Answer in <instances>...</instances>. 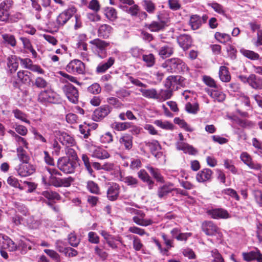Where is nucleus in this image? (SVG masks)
Instances as JSON below:
<instances>
[{
  "label": "nucleus",
  "mask_w": 262,
  "mask_h": 262,
  "mask_svg": "<svg viewBox=\"0 0 262 262\" xmlns=\"http://www.w3.org/2000/svg\"><path fill=\"white\" fill-rule=\"evenodd\" d=\"M222 193L228 195L231 198L235 199L236 201L239 200V196L237 192L232 188H226L222 190Z\"/></svg>",
  "instance_id": "0e129e2a"
},
{
  "label": "nucleus",
  "mask_w": 262,
  "mask_h": 262,
  "mask_svg": "<svg viewBox=\"0 0 262 262\" xmlns=\"http://www.w3.org/2000/svg\"><path fill=\"white\" fill-rule=\"evenodd\" d=\"M62 90L67 96L68 99L72 103H76L78 102L79 94L77 89L70 83L66 84Z\"/></svg>",
  "instance_id": "6e6552de"
},
{
  "label": "nucleus",
  "mask_w": 262,
  "mask_h": 262,
  "mask_svg": "<svg viewBox=\"0 0 262 262\" xmlns=\"http://www.w3.org/2000/svg\"><path fill=\"white\" fill-rule=\"evenodd\" d=\"M180 46L184 49L187 50L191 45L192 40L190 36L183 35L178 39Z\"/></svg>",
  "instance_id": "7c9ffc66"
},
{
  "label": "nucleus",
  "mask_w": 262,
  "mask_h": 262,
  "mask_svg": "<svg viewBox=\"0 0 262 262\" xmlns=\"http://www.w3.org/2000/svg\"><path fill=\"white\" fill-rule=\"evenodd\" d=\"M138 176L142 181L148 183L149 189L152 188L154 182L144 170L139 171L138 173Z\"/></svg>",
  "instance_id": "a18cd8bd"
},
{
  "label": "nucleus",
  "mask_w": 262,
  "mask_h": 262,
  "mask_svg": "<svg viewBox=\"0 0 262 262\" xmlns=\"http://www.w3.org/2000/svg\"><path fill=\"white\" fill-rule=\"evenodd\" d=\"M13 113L16 119H19L28 124H30V121L27 119V115L18 109H15L13 110Z\"/></svg>",
  "instance_id": "8fccbe9b"
},
{
  "label": "nucleus",
  "mask_w": 262,
  "mask_h": 262,
  "mask_svg": "<svg viewBox=\"0 0 262 262\" xmlns=\"http://www.w3.org/2000/svg\"><path fill=\"white\" fill-rule=\"evenodd\" d=\"M159 55L162 58L170 56L173 53V48L171 44L165 45L160 48L158 51Z\"/></svg>",
  "instance_id": "a878e982"
},
{
  "label": "nucleus",
  "mask_w": 262,
  "mask_h": 262,
  "mask_svg": "<svg viewBox=\"0 0 262 262\" xmlns=\"http://www.w3.org/2000/svg\"><path fill=\"white\" fill-rule=\"evenodd\" d=\"M203 231L208 235H218L221 236L219 228L211 222H205L202 224Z\"/></svg>",
  "instance_id": "2eb2a0df"
},
{
  "label": "nucleus",
  "mask_w": 262,
  "mask_h": 262,
  "mask_svg": "<svg viewBox=\"0 0 262 262\" xmlns=\"http://www.w3.org/2000/svg\"><path fill=\"white\" fill-rule=\"evenodd\" d=\"M240 159L250 169L259 170H260L262 167L261 164L254 162L251 156L247 152H242L241 153Z\"/></svg>",
  "instance_id": "9b49d317"
},
{
  "label": "nucleus",
  "mask_w": 262,
  "mask_h": 262,
  "mask_svg": "<svg viewBox=\"0 0 262 262\" xmlns=\"http://www.w3.org/2000/svg\"><path fill=\"white\" fill-rule=\"evenodd\" d=\"M120 193V187L116 183L113 184L107 189V197L110 201L116 200Z\"/></svg>",
  "instance_id": "412c9836"
},
{
  "label": "nucleus",
  "mask_w": 262,
  "mask_h": 262,
  "mask_svg": "<svg viewBox=\"0 0 262 262\" xmlns=\"http://www.w3.org/2000/svg\"><path fill=\"white\" fill-rule=\"evenodd\" d=\"M17 155L19 160L22 162V163L28 162L30 158L28 155L26 151L24 150L22 147L19 146L17 148Z\"/></svg>",
  "instance_id": "c03bdc74"
},
{
  "label": "nucleus",
  "mask_w": 262,
  "mask_h": 262,
  "mask_svg": "<svg viewBox=\"0 0 262 262\" xmlns=\"http://www.w3.org/2000/svg\"><path fill=\"white\" fill-rule=\"evenodd\" d=\"M104 15L111 21H114L117 18V11L113 7H106L104 9Z\"/></svg>",
  "instance_id": "e433bc0d"
},
{
  "label": "nucleus",
  "mask_w": 262,
  "mask_h": 262,
  "mask_svg": "<svg viewBox=\"0 0 262 262\" xmlns=\"http://www.w3.org/2000/svg\"><path fill=\"white\" fill-rule=\"evenodd\" d=\"M214 37L217 41L222 43H226L231 39L229 34L220 32H216L214 34Z\"/></svg>",
  "instance_id": "5fc2aeb1"
},
{
  "label": "nucleus",
  "mask_w": 262,
  "mask_h": 262,
  "mask_svg": "<svg viewBox=\"0 0 262 262\" xmlns=\"http://www.w3.org/2000/svg\"><path fill=\"white\" fill-rule=\"evenodd\" d=\"M140 92L142 93V95L148 98L155 99L157 100L158 92L154 89H140Z\"/></svg>",
  "instance_id": "58836bf2"
},
{
  "label": "nucleus",
  "mask_w": 262,
  "mask_h": 262,
  "mask_svg": "<svg viewBox=\"0 0 262 262\" xmlns=\"http://www.w3.org/2000/svg\"><path fill=\"white\" fill-rule=\"evenodd\" d=\"M240 52L245 57L251 60H257L259 57V56L257 53L252 51L242 49H241Z\"/></svg>",
  "instance_id": "3c124183"
},
{
  "label": "nucleus",
  "mask_w": 262,
  "mask_h": 262,
  "mask_svg": "<svg viewBox=\"0 0 262 262\" xmlns=\"http://www.w3.org/2000/svg\"><path fill=\"white\" fill-rule=\"evenodd\" d=\"M90 42L95 46L93 50L100 58H103L106 56L105 48L108 45V43L99 39H94Z\"/></svg>",
  "instance_id": "0eeeda50"
},
{
  "label": "nucleus",
  "mask_w": 262,
  "mask_h": 262,
  "mask_svg": "<svg viewBox=\"0 0 262 262\" xmlns=\"http://www.w3.org/2000/svg\"><path fill=\"white\" fill-rule=\"evenodd\" d=\"M61 175V173L55 168H46L43 172L42 182L45 184H49L59 187L60 178L56 176Z\"/></svg>",
  "instance_id": "f257e3e1"
},
{
  "label": "nucleus",
  "mask_w": 262,
  "mask_h": 262,
  "mask_svg": "<svg viewBox=\"0 0 262 262\" xmlns=\"http://www.w3.org/2000/svg\"><path fill=\"white\" fill-rule=\"evenodd\" d=\"M165 64L170 68L171 72H185L188 70L186 64L181 59L178 58L168 59Z\"/></svg>",
  "instance_id": "7ed1b4c3"
},
{
  "label": "nucleus",
  "mask_w": 262,
  "mask_h": 262,
  "mask_svg": "<svg viewBox=\"0 0 262 262\" xmlns=\"http://www.w3.org/2000/svg\"><path fill=\"white\" fill-rule=\"evenodd\" d=\"M57 167L66 173H72L74 172L76 163L67 157H62L58 160Z\"/></svg>",
  "instance_id": "20e7f679"
},
{
  "label": "nucleus",
  "mask_w": 262,
  "mask_h": 262,
  "mask_svg": "<svg viewBox=\"0 0 262 262\" xmlns=\"http://www.w3.org/2000/svg\"><path fill=\"white\" fill-rule=\"evenodd\" d=\"M154 123L155 125L162 129L171 130L173 129V125L168 121L156 120Z\"/></svg>",
  "instance_id": "a19ab883"
},
{
  "label": "nucleus",
  "mask_w": 262,
  "mask_h": 262,
  "mask_svg": "<svg viewBox=\"0 0 262 262\" xmlns=\"http://www.w3.org/2000/svg\"><path fill=\"white\" fill-rule=\"evenodd\" d=\"M207 213L212 218L214 219H226L230 217L228 211L222 208L209 210Z\"/></svg>",
  "instance_id": "f3484780"
},
{
  "label": "nucleus",
  "mask_w": 262,
  "mask_h": 262,
  "mask_svg": "<svg viewBox=\"0 0 262 262\" xmlns=\"http://www.w3.org/2000/svg\"><path fill=\"white\" fill-rule=\"evenodd\" d=\"M59 140L63 145L68 146L72 145L75 143L73 138L65 132H62L60 134Z\"/></svg>",
  "instance_id": "473e14b6"
},
{
  "label": "nucleus",
  "mask_w": 262,
  "mask_h": 262,
  "mask_svg": "<svg viewBox=\"0 0 262 262\" xmlns=\"http://www.w3.org/2000/svg\"><path fill=\"white\" fill-rule=\"evenodd\" d=\"M120 144L123 145L125 149L129 150L133 146V137L129 135H124L119 140Z\"/></svg>",
  "instance_id": "f704fd0d"
},
{
  "label": "nucleus",
  "mask_w": 262,
  "mask_h": 262,
  "mask_svg": "<svg viewBox=\"0 0 262 262\" xmlns=\"http://www.w3.org/2000/svg\"><path fill=\"white\" fill-rule=\"evenodd\" d=\"M87 188L92 193L98 194L99 189L98 185L93 181H90L87 182Z\"/></svg>",
  "instance_id": "69168bd1"
},
{
  "label": "nucleus",
  "mask_w": 262,
  "mask_h": 262,
  "mask_svg": "<svg viewBox=\"0 0 262 262\" xmlns=\"http://www.w3.org/2000/svg\"><path fill=\"white\" fill-rule=\"evenodd\" d=\"M147 169L150 174L157 180V181L161 182L163 181V178L158 169L154 168L152 167H147Z\"/></svg>",
  "instance_id": "bf43d9fd"
},
{
  "label": "nucleus",
  "mask_w": 262,
  "mask_h": 262,
  "mask_svg": "<svg viewBox=\"0 0 262 262\" xmlns=\"http://www.w3.org/2000/svg\"><path fill=\"white\" fill-rule=\"evenodd\" d=\"M208 94L215 101H217L218 102L223 101L226 98L225 95L222 92L217 90H208Z\"/></svg>",
  "instance_id": "72a5a7b5"
},
{
  "label": "nucleus",
  "mask_w": 262,
  "mask_h": 262,
  "mask_svg": "<svg viewBox=\"0 0 262 262\" xmlns=\"http://www.w3.org/2000/svg\"><path fill=\"white\" fill-rule=\"evenodd\" d=\"M174 122L178 124L180 127L183 128L184 130L187 132H191L193 130V128L189 125L184 120L180 119V118H176L174 119Z\"/></svg>",
  "instance_id": "603ef678"
},
{
  "label": "nucleus",
  "mask_w": 262,
  "mask_h": 262,
  "mask_svg": "<svg viewBox=\"0 0 262 262\" xmlns=\"http://www.w3.org/2000/svg\"><path fill=\"white\" fill-rule=\"evenodd\" d=\"M181 77L178 76H170L168 77L165 83V86L167 89L172 91L177 89L178 84H181Z\"/></svg>",
  "instance_id": "a211bd4d"
},
{
  "label": "nucleus",
  "mask_w": 262,
  "mask_h": 262,
  "mask_svg": "<svg viewBox=\"0 0 262 262\" xmlns=\"http://www.w3.org/2000/svg\"><path fill=\"white\" fill-rule=\"evenodd\" d=\"M76 12V8L73 7L60 13L56 18V23L58 26H62L66 24Z\"/></svg>",
  "instance_id": "1a4fd4ad"
},
{
  "label": "nucleus",
  "mask_w": 262,
  "mask_h": 262,
  "mask_svg": "<svg viewBox=\"0 0 262 262\" xmlns=\"http://www.w3.org/2000/svg\"><path fill=\"white\" fill-rule=\"evenodd\" d=\"M141 5L144 9L149 13H153L156 10V5L151 0H143Z\"/></svg>",
  "instance_id": "79ce46f5"
},
{
  "label": "nucleus",
  "mask_w": 262,
  "mask_h": 262,
  "mask_svg": "<svg viewBox=\"0 0 262 262\" xmlns=\"http://www.w3.org/2000/svg\"><path fill=\"white\" fill-rule=\"evenodd\" d=\"M0 248L14 251L17 250V246L7 236L0 234Z\"/></svg>",
  "instance_id": "ddd939ff"
},
{
  "label": "nucleus",
  "mask_w": 262,
  "mask_h": 262,
  "mask_svg": "<svg viewBox=\"0 0 262 262\" xmlns=\"http://www.w3.org/2000/svg\"><path fill=\"white\" fill-rule=\"evenodd\" d=\"M110 112V108L108 105H102L94 111V116L95 120L98 121L106 117Z\"/></svg>",
  "instance_id": "b1692460"
},
{
  "label": "nucleus",
  "mask_w": 262,
  "mask_h": 262,
  "mask_svg": "<svg viewBox=\"0 0 262 262\" xmlns=\"http://www.w3.org/2000/svg\"><path fill=\"white\" fill-rule=\"evenodd\" d=\"M30 72L27 71L20 70L17 72V77L21 82L28 84L29 83L31 79L29 76Z\"/></svg>",
  "instance_id": "ea45409f"
},
{
  "label": "nucleus",
  "mask_w": 262,
  "mask_h": 262,
  "mask_svg": "<svg viewBox=\"0 0 262 262\" xmlns=\"http://www.w3.org/2000/svg\"><path fill=\"white\" fill-rule=\"evenodd\" d=\"M159 21H152L149 24H146L145 27L151 32H159L164 29L166 26V22L161 20L160 16H158Z\"/></svg>",
  "instance_id": "5701e85b"
},
{
  "label": "nucleus",
  "mask_w": 262,
  "mask_h": 262,
  "mask_svg": "<svg viewBox=\"0 0 262 262\" xmlns=\"http://www.w3.org/2000/svg\"><path fill=\"white\" fill-rule=\"evenodd\" d=\"M143 60L146 63L147 67H150L155 63V58L152 54L144 55L142 57Z\"/></svg>",
  "instance_id": "e2e57ef3"
},
{
  "label": "nucleus",
  "mask_w": 262,
  "mask_h": 262,
  "mask_svg": "<svg viewBox=\"0 0 262 262\" xmlns=\"http://www.w3.org/2000/svg\"><path fill=\"white\" fill-rule=\"evenodd\" d=\"M21 65L26 69H29L32 72L38 74H43L44 70L40 66L34 64L32 61L29 58H19Z\"/></svg>",
  "instance_id": "f8f14e48"
},
{
  "label": "nucleus",
  "mask_w": 262,
  "mask_h": 262,
  "mask_svg": "<svg viewBox=\"0 0 262 262\" xmlns=\"http://www.w3.org/2000/svg\"><path fill=\"white\" fill-rule=\"evenodd\" d=\"M33 85L35 86L36 87L40 89H43L47 87L48 85L47 81L42 77H37Z\"/></svg>",
  "instance_id": "052dcab7"
},
{
  "label": "nucleus",
  "mask_w": 262,
  "mask_h": 262,
  "mask_svg": "<svg viewBox=\"0 0 262 262\" xmlns=\"http://www.w3.org/2000/svg\"><path fill=\"white\" fill-rule=\"evenodd\" d=\"M114 58L111 57L106 62L100 63L96 68L97 73H102L105 72L114 64Z\"/></svg>",
  "instance_id": "cd10ccee"
},
{
  "label": "nucleus",
  "mask_w": 262,
  "mask_h": 262,
  "mask_svg": "<svg viewBox=\"0 0 262 262\" xmlns=\"http://www.w3.org/2000/svg\"><path fill=\"white\" fill-rule=\"evenodd\" d=\"M4 42L12 47L16 45V40L14 35L9 34H5L2 35Z\"/></svg>",
  "instance_id": "6e6d98bb"
},
{
  "label": "nucleus",
  "mask_w": 262,
  "mask_h": 262,
  "mask_svg": "<svg viewBox=\"0 0 262 262\" xmlns=\"http://www.w3.org/2000/svg\"><path fill=\"white\" fill-rule=\"evenodd\" d=\"M112 128L117 131H122L127 129L130 127V124L128 122H114L111 124Z\"/></svg>",
  "instance_id": "09e8293b"
},
{
  "label": "nucleus",
  "mask_w": 262,
  "mask_h": 262,
  "mask_svg": "<svg viewBox=\"0 0 262 262\" xmlns=\"http://www.w3.org/2000/svg\"><path fill=\"white\" fill-rule=\"evenodd\" d=\"M66 70L70 73L83 74L85 71V66L80 60L75 59L67 66Z\"/></svg>",
  "instance_id": "9d476101"
},
{
  "label": "nucleus",
  "mask_w": 262,
  "mask_h": 262,
  "mask_svg": "<svg viewBox=\"0 0 262 262\" xmlns=\"http://www.w3.org/2000/svg\"><path fill=\"white\" fill-rule=\"evenodd\" d=\"M242 255L244 259L246 261H249L256 259L258 262H262V254L257 249L247 253H243Z\"/></svg>",
  "instance_id": "aec40b11"
},
{
  "label": "nucleus",
  "mask_w": 262,
  "mask_h": 262,
  "mask_svg": "<svg viewBox=\"0 0 262 262\" xmlns=\"http://www.w3.org/2000/svg\"><path fill=\"white\" fill-rule=\"evenodd\" d=\"M219 74L221 80L223 82H228L231 79V76L228 68L225 66L220 67Z\"/></svg>",
  "instance_id": "c9c22d12"
},
{
  "label": "nucleus",
  "mask_w": 262,
  "mask_h": 262,
  "mask_svg": "<svg viewBox=\"0 0 262 262\" xmlns=\"http://www.w3.org/2000/svg\"><path fill=\"white\" fill-rule=\"evenodd\" d=\"M173 185L171 183L166 184L159 188L158 195L160 198H163L169 193L173 191Z\"/></svg>",
  "instance_id": "c756f323"
},
{
  "label": "nucleus",
  "mask_w": 262,
  "mask_h": 262,
  "mask_svg": "<svg viewBox=\"0 0 262 262\" xmlns=\"http://www.w3.org/2000/svg\"><path fill=\"white\" fill-rule=\"evenodd\" d=\"M185 109L189 113L196 114L199 111V105L196 103L191 104L188 102L185 105Z\"/></svg>",
  "instance_id": "338daca9"
},
{
  "label": "nucleus",
  "mask_w": 262,
  "mask_h": 262,
  "mask_svg": "<svg viewBox=\"0 0 262 262\" xmlns=\"http://www.w3.org/2000/svg\"><path fill=\"white\" fill-rule=\"evenodd\" d=\"M7 66L11 73L17 70L18 67V62L16 56L11 55L8 57Z\"/></svg>",
  "instance_id": "2f4dec72"
},
{
  "label": "nucleus",
  "mask_w": 262,
  "mask_h": 262,
  "mask_svg": "<svg viewBox=\"0 0 262 262\" xmlns=\"http://www.w3.org/2000/svg\"><path fill=\"white\" fill-rule=\"evenodd\" d=\"M42 195L48 200H59L60 199V196L58 193L51 190L43 191Z\"/></svg>",
  "instance_id": "4d7b16f0"
},
{
  "label": "nucleus",
  "mask_w": 262,
  "mask_h": 262,
  "mask_svg": "<svg viewBox=\"0 0 262 262\" xmlns=\"http://www.w3.org/2000/svg\"><path fill=\"white\" fill-rule=\"evenodd\" d=\"M176 146L178 150H183L186 154L195 155L197 152V150L192 146L184 142H177Z\"/></svg>",
  "instance_id": "393cba45"
},
{
  "label": "nucleus",
  "mask_w": 262,
  "mask_h": 262,
  "mask_svg": "<svg viewBox=\"0 0 262 262\" xmlns=\"http://www.w3.org/2000/svg\"><path fill=\"white\" fill-rule=\"evenodd\" d=\"M212 171L209 168H205L199 171L196 176V180L198 182L204 183L211 180Z\"/></svg>",
  "instance_id": "6ab92c4d"
},
{
  "label": "nucleus",
  "mask_w": 262,
  "mask_h": 262,
  "mask_svg": "<svg viewBox=\"0 0 262 262\" xmlns=\"http://www.w3.org/2000/svg\"><path fill=\"white\" fill-rule=\"evenodd\" d=\"M208 6L212 8L214 11L216 13L225 15L226 14V11L224 10V8L222 5L220 4H218L216 2H213L208 4Z\"/></svg>",
  "instance_id": "864d4df0"
},
{
  "label": "nucleus",
  "mask_w": 262,
  "mask_h": 262,
  "mask_svg": "<svg viewBox=\"0 0 262 262\" xmlns=\"http://www.w3.org/2000/svg\"><path fill=\"white\" fill-rule=\"evenodd\" d=\"M172 95V91L170 89L161 90L158 93L157 100L160 101H163L170 98Z\"/></svg>",
  "instance_id": "4c0bfd02"
},
{
  "label": "nucleus",
  "mask_w": 262,
  "mask_h": 262,
  "mask_svg": "<svg viewBox=\"0 0 262 262\" xmlns=\"http://www.w3.org/2000/svg\"><path fill=\"white\" fill-rule=\"evenodd\" d=\"M133 213L134 214L133 220L136 224L146 227L153 223L151 219L145 217V214L142 211L134 210Z\"/></svg>",
  "instance_id": "423d86ee"
},
{
  "label": "nucleus",
  "mask_w": 262,
  "mask_h": 262,
  "mask_svg": "<svg viewBox=\"0 0 262 262\" xmlns=\"http://www.w3.org/2000/svg\"><path fill=\"white\" fill-rule=\"evenodd\" d=\"M145 144L148 147L151 153L156 157H160L162 155L161 152H158L161 149V145L157 140L145 141Z\"/></svg>",
  "instance_id": "4be33fe9"
},
{
  "label": "nucleus",
  "mask_w": 262,
  "mask_h": 262,
  "mask_svg": "<svg viewBox=\"0 0 262 262\" xmlns=\"http://www.w3.org/2000/svg\"><path fill=\"white\" fill-rule=\"evenodd\" d=\"M33 245V243L30 240L24 238L19 242L17 248H21L22 250L25 253L28 250L31 249Z\"/></svg>",
  "instance_id": "de8ad7c7"
},
{
  "label": "nucleus",
  "mask_w": 262,
  "mask_h": 262,
  "mask_svg": "<svg viewBox=\"0 0 262 262\" xmlns=\"http://www.w3.org/2000/svg\"><path fill=\"white\" fill-rule=\"evenodd\" d=\"M224 165L225 167L229 170L232 173L236 174L237 172V169L233 164V161L230 159H225L224 160Z\"/></svg>",
  "instance_id": "680f3d73"
},
{
  "label": "nucleus",
  "mask_w": 262,
  "mask_h": 262,
  "mask_svg": "<svg viewBox=\"0 0 262 262\" xmlns=\"http://www.w3.org/2000/svg\"><path fill=\"white\" fill-rule=\"evenodd\" d=\"M38 100L41 102L57 103L61 101L60 96L52 90L41 91L38 95Z\"/></svg>",
  "instance_id": "f03ea898"
},
{
  "label": "nucleus",
  "mask_w": 262,
  "mask_h": 262,
  "mask_svg": "<svg viewBox=\"0 0 262 262\" xmlns=\"http://www.w3.org/2000/svg\"><path fill=\"white\" fill-rule=\"evenodd\" d=\"M211 255L213 258L212 262H224L223 257L217 249L211 251Z\"/></svg>",
  "instance_id": "774afa93"
},
{
  "label": "nucleus",
  "mask_w": 262,
  "mask_h": 262,
  "mask_svg": "<svg viewBox=\"0 0 262 262\" xmlns=\"http://www.w3.org/2000/svg\"><path fill=\"white\" fill-rule=\"evenodd\" d=\"M86 36L85 34H80L78 37L77 47L79 51H87V44L85 43Z\"/></svg>",
  "instance_id": "49530a36"
},
{
  "label": "nucleus",
  "mask_w": 262,
  "mask_h": 262,
  "mask_svg": "<svg viewBox=\"0 0 262 262\" xmlns=\"http://www.w3.org/2000/svg\"><path fill=\"white\" fill-rule=\"evenodd\" d=\"M21 213L25 216V224H24V225L32 229H37L39 227L40 225V221L35 220L32 216H29L28 211L27 210H23Z\"/></svg>",
  "instance_id": "dca6fc26"
},
{
  "label": "nucleus",
  "mask_w": 262,
  "mask_h": 262,
  "mask_svg": "<svg viewBox=\"0 0 262 262\" xmlns=\"http://www.w3.org/2000/svg\"><path fill=\"white\" fill-rule=\"evenodd\" d=\"M121 181L128 186L136 187L138 184V180L132 176L121 177Z\"/></svg>",
  "instance_id": "13d9d810"
},
{
  "label": "nucleus",
  "mask_w": 262,
  "mask_h": 262,
  "mask_svg": "<svg viewBox=\"0 0 262 262\" xmlns=\"http://www.w3.org/2000/svg\"><path fill=\"white\" fill-rule=\"evenodd\" d=\"M189 24L193 30L199 29L202 25V19L197 15H193L190 17Z\"/></svg>",
  "instance_id": "37998d69"
},
{
  "label": "nucleus",
  "mask_w": 262,
  "mask_h": 262,
  "mask_svg": "<svg viewBox=\"0 0 262 262\" xmlns=\"http://www.w3.org/2000/svg\"><path fill=\"white\" fill-rule=\"evenodd\" d=\"M245 79L253 88L256 89H262V79H257L255 75L251 74L248 78H245Z\"/></svg>",
  "instance_id": "c85d7f7f"
},
{
  "label": "nucleus",
  "mask_w": 262,
  "mask_h": 262,
  "mask_svg": "<svg viewBox=\"0 0 262 262\" xmlns=\"http://www.w3.org/2000/svg\"><path fill=\"white\" fill-rule=\"evenodd\" d=\"M35 170V167L33 165L26 162L22 163L19 165L17 172L20 176L26 177L34 173Z\"/></svg>",
  "instance_id": "4468645a"
},
{
  "label": "nucleus",
  "mask_w": 262,
  "mask_h": 262,
  "mask_svg": "<svg viewBox=\"0 0 262 262\" xmlns=\"http://www.w3.org/2000/svg\"><path fill=\"white\" fill-rule=\"evenodd\" d=\"M113 31V28L107 24L101 25L98 28V35L99 37L107 38Z\"/></svg>",
  "instance_id": "bb28decb"
},
{
  "label": "nucleus",
  "mask_w": 262,
  "mask_h": 262,
  "mask_svg": "<svg viewBox=\"0 0 262 262\" xmlns=\"http://www.w3.org/2000/svg\"><path fill=\"white\" fill-rule=\"evenodd\" d=\"M91 156L100 160L108 158L110 155L108 151L100 146L92 145L88 148Z\"/></svg>",
  "instance_id": "39448f33"
}]
</instances>
